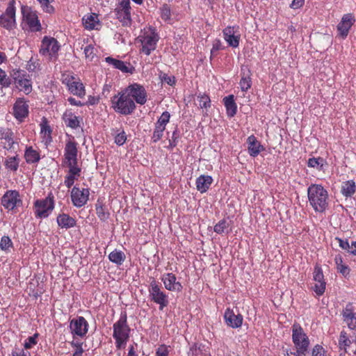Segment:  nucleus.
<instances>
[{
	"label": "nucleus",
	"mask_w": 356,
	"mask_h": 356,
	"mask_svg": "<svg viewBox=\"0 0 356 356\" xmlns=\"http://www.w3.org/2000/svg\"><path fill=\"white\" fill-rule=\"evenodd\" d=\"M85 56L87 59L92 61L95 57V47L92 44L86 46L83 49Z\"/></svg>",
	"instance_id": "52"
},
{
	"label": "nucleus",
	"mask_w": 356,
	"mask_h": 356,
	"mask_svg": "<svg viewBox=\"0 0 356 356\" xmlns=\"http://www.w3.org/2000/svg\"><path fill=\"white\" fill-rule=\"evenodd\" d=\"M57 223L61 228L69 229L76 225V220L65 213H61L57 217Z\"/></svg>",
	"instance_id": "30"
},
{
	"label": "nucleus",
	"mask_w": 356,
	"mask_h": 356,
	"mask_svg": "<svg viewBox=\"0 0 356 356\" xmlns=\"http://www.w3.org/2000/svg\"><path fill=\"white\" fill-rule=\"evenodd\" d=\"M118 18L124 26H128L131 23L130 10H118Z\"/></svg>",
	"instance_id": "43"
},
{
	"label": "nucleus",
	"mask_w": 356,
	"mask_h": 356,
	"mask_svg": "<svg viewBox=\"0 0 356 356\" xmlns=\"http://www.w3.org/2000/svg\"><path fill=\"white\" fill-rule=\"evenodd\" d=\"M213 182V178L209 175H201L196 179V187L198 191L203 193L208 191Z\"/></svg>",
	"instance_id": "28"
},
{
	"label": "nucleus",
	"mask_w": 356,
	"mask_h": 356,
	"mask_svg": "<svg viewBox=\"0 0 356 356\" xmlns=\"http://www.w3.org/2000/svg\"><path fill=\"white\" fill-rule=\"evenodd\" d=\"M13 114L19 121L22 122L29 115V105L23 98H18L13 105Z\"/></svg>",
	"instance_id": "19"
},
{
	"label": "nucleus",
	"mask_w": 356,
	"mask_h": 356,
	"mask_svg": "<svg viewBox=\"0 0 356 356\" xmlns=\"http://www.w3.org/2000/svg\"><path fill=\"white\" fill-rule=\"evenodd\" d=\"M337 270L344 277L348 276L350 273V268L345 264L341 265L339 268H337Z\"/></svg>",
	"instance_id": "61"
},
{
	"label": "nucleus",
	"mask_w": 356,
	"mask_h": 356,
	"mask_svg": "<svg viewBox=\"0 0 356 356\" xmlns=\"http://www.w3.org/2000/svg\"><path fill=\"white\" fill-rule=\"evenodd\" d=\"M339 343L340 348H343L345 350L350 345L351 341L348 339L347 334L345 332H341Z\"/></svg>",
	"instance_id": "50"
},
{
	"label": "nucleus",
	"mask_w": 356,
	"mask_h": 356,
	"mask_svg": "<svg viewBox=\"0 0 356 356\" xmlns=\"http://www.w3.org/2000/svg\"><path fill=\"white\" fill-rule=\"evenodd\" d=\"M251 72L248 68L241 69V79L239 82L240 88L243 92L248 91L252 86Z\"/></svg>",
	"instance_id": "29"
},
{
	"label": "nucleus",
	"mask_w": 356,
	"mask_h": 356,
	"mask_svg": "<svg viewBox=\"0 0 356 356\" xmlns=\"http://www.w3.org/2000/svg\"><path fill=\"white\" fill-rule=\"evenodd\" d=\"M124 90L133 99L134 102L143 105L147 102V92L145 88L138 83H133L127 87Z\"/></svg>",
	"instance_id": "14"
},
{
	"label": "nucleus",
	"mask_w": 356,
	"mask_h": 356,
	"mask_svg": "<svg viewBox=\"0 0 356 356\" xmlns=\"http://www.w3.org/2000/svg\"><path fill=\"white\" fill-rule=\"evenodd\" d=\"M305 3V0H293L291 2L290 6L293 9H298L300 8L303 6Z\"/></svg>",
	"instance_id": "63"
},
{
	"label": "nucleus",
	"mask_w": 356,
	"mask_h": 356,
	"mask_svg": "<svg viewBox=\"0 0 356 356\" xmlns=\"http://www.w3.org/2000/svg\"><path fill=\"white\" fill-rule=\"evenodd\" d=\"M313 280L315 282L312 286L313 290L317 296H321L325 290L326 283L324 280V275L321 268L316 266L313 273Z\"/></svg>",
	"instance_id": "17"
},
{
	"label": "nucleus",
	"mask_w": 356,
	"mask_h": 356,
	"mask_svg": "<svg viewBox=\"0 0 356 356\" xmlns=\"http://www.w3.org/2000/svg\"><path fill=\"white\" fill-rule=\"evenodd\" d=\"M15 1L10 0L6 12L0 17V26L10 30L15 26Z\"/></svg>",
	"instance_id": "13"
},
{
	"label": "nucleus",
	"mask_w": 356,
	"mask_h": 356,
	"mask_svg": "<svg viewBox=\"0 0 356 356\" xmlns=\"http://www.w3.org/2000/svg\"><path fill=\"white\" fill-rule=\"evenodd\" d=\"M163 81L164 82L167 83L170 86H172L175 83V78L173 76H167V75H165L163 77Z\"/></svg>",
	"instance_id": "64"
},
{
	"label": "nucleus",
	"mask_w": 356,
	"mask_h": 356,
	"mask_svg": "<svg viewBox=\"0 0 356 356\" xmlns=\"http://www.w3.org/2000/svg\"><path fill=\"white\" fill-rule=\"evenodd\" d=\"M96 213L98 218L102 221H106L110 216L107 209L102 204L96 205Z\"/></svg>",
	"instance_id": "44"
},
{
	"label": "nucleus",
	"mask_w": 356,
	"mask_h": 356,
	"mask_svg": "<svg viewBox=\"0 0 356 356\" xmlns=\"http://www.w3.org/2000/svg\"><path fill=\"white\" fill-rule=\"evenodd\" d=\"M0 140L4 149H15L17 143L14 140V133L8 128L0 127Z\"/></svg>",
	"instance_id": "18"
},
{
	"label": "nucleus",
	"mask_w": 356,
	"mask_h": 356,
	"mask_svg": "<svg viewBox=\"0 0 356 356\" xmlns=\"http://www.w3.org/2000/svg\"><path fill=\"white\" fill-rule=\"evenodd\" d=\"M90 195L88 188H80L74 186L71 191V200L73 205L80 208L86 204Z\"/></svg>",
	"instance_id": "15"
},
{
	"label": "nucleus",
	"mask_w": 356,
	"mask_h": 356,
	"mask_svg": "<svg viewBox=\"0 0 356 356\" xmlns=\"http://www.w3.org/2000/svg\"><path fill=\"white\" fill-rule=\"evenodd\" d=\"M38 336H39V334L38 333H35L33 336L28 337L27 339L24 342V348L26 349H31L35 345H36L38 343L37 339H38Z\"/></svg>",
	"instance_id": "51"
},
{
	"label": "nucleus",
	"mask_w": 356,
	"mask_h": 356,
	"mask_svg": "<svg viewBox=\"0 0 356 356\" xmlns=\"http://www.w3.org/2000/svg\"><path fill=\"white\" fill-rule=\"evenodd\" d=\"M148 291L150 300L159 305V309L162 310L168 305V296L161 290V286L155 280L150 282Z\"/></svg>",
	"instance_id": "7"
},
{
	"label": "nucleus",
	"mask_w": 356,
	"mask_h": 356,
	"mask_svg": "<svg viewBox=\"0 0 356 356\" xmlns=\"http://www.w3.org/2000/svg\"><path fill=\"white\" fill-rule=\"evenodd\" d=\"M20 203L21 200L19 199V193L15 191L7 192L2 197L3 206L9 210L13 209Z\"/></svg>",
	"instance_id": "22"
},
{
	"label": "nucleus",
	"mask_w": 356,
	"mask_h": 356,
	"mask_svg": "<svg viewBox=\"0 0 356 356\" xmlns=\"http://www.w3.org/2000/svg\"><path fill=\"white\" fill-rule=\"evenodd\" d=\"M59 49L60 45L55 38L45 36L42 41L40 53L52 59L56 58Z\"/></svg>",
	"instance_id": "11"
},
{
	"label": "nucleus",
	"mask_w": 356,
	"mask_h": 356,
	"mask_svg": "<svg viewBox=\"0 0 356 356\" xmlns=\"http://www.w3.org/2000/svg\"><path fill=\"white\" fill-rule=\"evenodd\" d=\"M89 325L83 316H78L70 321V330L74 338L84 337L88 331Z\"/></svg>",
	"instance_id": "12"
},
{
	"label": "nucleus",
	"mask_w": 356,
	"mask_h": 356,
	"mask_svg": "<svg viewBox=\"0 0 356 356\" xmlns=\"http://www.w3.org/2000/svg\"><path fill=\"white\" fill-rule=\"evenodd\" d=\"M179 136V135L177 130H175L172 133L171 139L169 140L170 146L171 147H174L177 145Z\"/></svg>",
	"instance_id": "58"
},
{
	"label": "nucleus",
	"mask_w": 356,
	"mask_h": 356,
	"mask_svg": "<svg viewBox=\"0 0 356 356\" xmlns=\"http://www.w3.org/2000/svg\"><path fill=\"white\" fill-rule=\"evenodd\" d=\"M159 40V36L154 28L145 27L136 39L137 42L140 44V53L147 56L150 55L156 49Z\"/></svg>",
	"instance_id": "2"
},
{
	"label": "nucleus",
	"mask_w": 356,
	"mask_h": 356,
	"mask_svg": "<svg viewBox=\"0 0 356 356\" xmlns=\"http://www.w3.org/2000/svg\"><path fill=\"white\" fill-rule=\"evenodd\" d=\"M108 259L111 262L121 265L125 259V254L120 250H115L109 254Z\"/></svg>",
	"instance_id": "39"
},
{
	"label": "nucleus",
	"mask_w": 356,
	"mask_h": 356,
	"mask_svg": "<svg viewBox=\"0 0 356 356\" xmlns=\"http://www.w3.org/2000/svg\"><path fill=\"white\" fill-rule=\"evenodd\" d=\"M43 10L48 13H51L54 11V7L50 4L53 0H38Z\"/></svg>",
	"instance_id": "53"
},
{
	"label": "nucleus",
	"mask_w": 356,
	"mask_h": 356,
	"mask_svg": "<svg viewBox=\"0 0 356 356\" xmlns=\"http://www.w3.org/2000/svg\"><path fill=\"white\" fill-rule=\"evenodd\" d=\"M13 246L10 238L8 236H3L0 241V249L6 252H9Z\"/></svg>",
	"instance_id": "42"
},
{
	"label": "nucleus",
	"mask_w": 356,
	"mask_h": 356,
	"mask_svg": "<svg viewBox=\"0 0 356 356\" xmlns=\"http://www.w3.org/2000/svg\"><path fill=\"white\" fill-rule=\"evenodd\" d=\"M344 321L351 330H356V312L346 309L343 313Z\"/></svg>",
	"instance_id": "38"
},
{
	"label": "nucleus",
	"mask_w": 356,
	"mask_h": 356,
	"mask_svg": "<svg viewBox=\"0 0 356 356\" xmlns=\"http://www.w3.org/2000/svg\"><path fill=\"white\" fill-rule=\"evenodd\" d=\"M169 350L167 346L165 345L160 346L156 351L155 356H168Z\"/></svg>",
	"instance_id": "57"
},
{
	"label": "nucleus",
	"mask_w": 356,
	"mask_h": 356,
	"mask_svg": "<svg viewBox=\"0 0 356 356\" xmlns=\"http://www.w3.org/2000/svg\"><path fill=\"white\" fill-rule=\"evenodd\" d=\"M22 13L24 24L28 26L30 31L36 32L41 30V24L35 11L29 7L23 6L22 7Z\"/></svg>",
	"instance_id": "10"
},
{
	"label": "nucleus",
	"mask_w": 356,
	"mask_h": 356,
	"mask_svg": "<svg viewBox=\"0 0 356 356\" xmlns=\"http://www.w3.org/2000/svg\"><path fill=\"white\" fill-rule=\"evenodd\" d=\"M223 36L227 44L234 48L238 47L241 35L234 27L228 26L223 30Z\"/></svg>",
	"instance_id": "23"
},
{
	"label": "nucleus",
	"mask_w": 356,
	"mask_h": 356,
	"mask_svg": "<svg viewBox=\"0 0 356 356\" xmlns=\"http://www.w3.org/2000/svg\"><path fill=\"white\" fill-rule=\"evenodd\" d=\"M51 129L47 122L41 124L40 134L42 141L47 145L51 142Z\"/></svg>",
	"instance_id": "40"
},
{
	"label": "nucleus",
	"mask_w": 356,
	"mask_h": 356,
	"mask_svg": "<svg viewBox=\"0 0 356 356\" xmlns=\"http://www.w3.org/2000/svg\"><path fill=\"white\" fill-rule=\"evenodd\" d=\"M105 60L107 63L113 65L115 68L120 70L122 72H130V68L129 65L124 61L113 58L112 57H106Z\"/></svg>",
	"instance_id": "33"
},
{
	"label": "nucleus",
	"mask_w": 356,
	"mask_h": 356,
	"mask_svg": "<svg viewBox=\"0 0 356 356\" xmlns=\"http://www.w3.org/2000/svg\"><path fill=\"white\" fill-rule=\"evenodd\" d=\"M63 120L65 124L72 129H76L80 126L79 117L76 116L72 112H65L63 115Z\"/></svg>",
	"instance_id": "32"
},
{
	"label": "nucleus",
	"mask_w": 356,
	"mask_h": 356,
	"mask_svg": "<svg viewBox=\"0 0 356 356\" xmlns=\"http://www.w3.org/2000/svg\"><path fill=\"white\" fill-rule=\"evenodd\" d=\"M13 356H31V353L23 349L15 348L12 352Z\"/></svg>",
	"instance_id": "59"
},
{
	"label": "nucleus",
	"mask_w": 356,
	"mask_h": 356,
	"mask_svg": "<svg viewBox=\"0 0 356 356\" xmlns=\"http://www.w3.org/2000/svg\"><path fill=\"white\" fill-rule=\"evenodd\" d=\"M189 356H210L207 347L202 344L193 345L188 352Z\"/></svg>",
	"instance_id": "35"
},
{
	"label": "nucleus",
	"mask_w": 356,
	"mask_h": 356,
	"mask_svg": "<svg viewBox=\"0 0 356 356\" xmlns=\"http://www.w3.org/2000/svg\"><path fill=\"white\" fill-rule=\"evenodd\" d=\"M165 288L170 291H181L182 285L177 281L176 276L172 273H165L161 277Z\"/></svg>",
	"instance_id": "21"
},
{
	"label": "nucleus",
	"mask_w": 356,
	"mask_h": 356,
	"mask_svg": "<svg viewBox=\"0 0 356 356\" xmlns=\"http://www.w3.org/2000/svg\"><path fill=\"white\" fill-rule=\"evenodd\" d=\"M24 157L27 163H35L40 160L39 154L31 147L26 148Z\"/></svg>",
	"instance_id": "41"
},
{
	"label": "nucleus",
	"mask_w": 356,
	"mask_h": 356,
	"mask_svg": "<svg viewBox=\"0 0 356 356\" xmlns=\"http://www.w3.org/2000/svg\"><path fill=\"white\" fill-rule=\"evenodd\" d=\"M312 356H326L325 351L320 345H316L312 350Z\"/></svg>",
	"instance_id": "55"
},
{
	"label": "nucleus",
	"mask_w": 356,
	"mask_h": 356,
	"mask_svg": "<svg viewBox=\"0 0 356 356\" xmlns=\"http://www.w3.org/2000/svg\"><path fill=\"white\" fill-rule=\"evenodd\" d=\"M118 133L115 136V143L119 146L122 145L127 140V135L124 130H118Z\"/></svg>",
	"instance_id": "49"
},
{
	"label": "nucleus",
	"mask_w": 356,
	"mask_h": 356,
	"mask_svg": "<svg viewBox=\"0 0 356 356\" xmlns=\"http://www.w3.org/2000/svg\"><path fill=\"white\" fill-rule=\"evenodd\" d=\"M69 90L74 95L83 97L86 95L85 87L79 81H73L68 83Z\"/></svg>",
	"instance_id": "31"
},
{
	"label": "nucleus",
	"mask_w": 356,
	"mask_h": 356,
	"mask_svg": "<svg viewBox=\"0 0 356 356\" xmlns=\"http://www.w3.org/2000/svg\"><path fill=\"white\" fill-rule=\"evenodd\" d=\"M222 49V43L220 40H216L213 43V47L211 50V54H214L215 52L218 51Z\"/></svg>",
	"instance_id": "62"
},
{
	"label": "nucleus",
	"mask_w": 356,
	"mask_h": 356,
	"mask_svg": "<svg viewBox=\"0 0 356 356\" xmlns=\"http://www.w3.org/2000/svg\"><path fill=\"white\" fill-rule=\"evenodd\" d=\"M171 13L170 9L167 5H164L161 9V17L164 21H169L170 19Z\"/></svg>",
	"instance_id": "54"
},
{
	"label": "nucleus",
	"mask_w": 356,
	"mask_h": 356,
	"mask_svg": "<svg viewBox=\"0 0 356 356\" xmlns=\"http://www.w3.org/2000/svg\"><path fill=\"white\" fill-rule=\"evenodd\" d=\"M67 168H68V171L65 177L64 184L66 187L70 188L74 184L75 180H77L80 177L81 169L79 165Z\"/></svg>",
	"instance_id": "25"
},
{
	"label": "nucleus",
	"mask_w": 356,
	"mask_h": 356,
	"mask_svg": "<svg viewBox=\"0 0 356 356\" xmlns=\"http://www.w3.org/2000/svg\"><path fill=\"white\" fill-rule=\"evenodd\" d=\"M223 101L227 109V115L229 117H233L236 114L237 109L236 104L234 102V96L229 95L225 97L223 99Z\"/></svg>",
	"instance_id": "34"
},
{
	"label": "nucleus",
	"mask_w": 356,
	"mask_h": 356,
	"mask_svg": "<svg viewBox=\"0 0 356 356\" xmlns=\"http://www.w3.org/2000/svg\"><path fill=\"white\" fill-rule=\"evenodd\" d=\"M10 76L13 79L15 87L26 95L32 91V83L29 75L24 70H13Z\"/></svg>",
	"instance_id": "6"
},
{
	"label": "nucleus",
	"mask_w": 356,
	"mask_h": 356,
	"mask_svg": "<svg viewBox=\"0 0 356 356\" xmlns=\"http://www.w3.org/2000/svg\"><path fill=\"white\" fill-rule=\"evenodd\" d=\"M34 206L36 217L47 218L54 208V197L48 196L43 200H38L35 201Z\"/></svg>",
	"instance_id": "9"
},
{
	"label": "nucleus",
	"mask_w": 356,
	"mask_h": 356,
	"mask_svg": "<svg viewBox=\"0 0 356 356\" xmlns=\"http://www.w3.org/2000/svg\"><path fill=\"white\" fill-rule=\"evenodd\" d=\"M309 204L316 212H323L328 206L327 191L320 184H312L307 188Z\"/></svg>",
	"instance_id": "1"
},
{
	"label": "nucleus",
	"mask_w": 356,
	"mask_h": 356,
	"mask_svg": "<svg viewBox=\"0 0 356 356\" xmlns=\"http://www.w3.org/2000/svg\"><path fill=\"white\" fill-rule=\"evenodd\" d=\"M11 84V79L7 76L5 71L0 68V85L2 87L8 88Z\"/></svg>",
	"instance_id": "48"
},
{
	"label": "nucleus",
	"mask_w": 356,
	"mask_h": 356,
	"mask_svg": "<svg viewBox=\"0 0 356 356\" xmlns=\"http://www.w3.org/2000/svg\"><path fill=\"white\" fill-rule=\"evenodd\" d=\"M292 340L296 348V353H294L293 355H305L308 350L309 339L304 330L298 324H294L292 327Z\"/></svg>",
	"instance_id": "5"
},
{
	"label": "nucleus",
	"mask_w": 356,
	"mask_h": 356,
	"mask_svg": "<svg viewBox=\"0 0 356 356\" xmlns=\"http://www.w3.org/2000/svg\"><path fill=\"white\" fill-rule=\"evenodd\" d=\"M118 10H130L129 0H118Z\"/></svg>",
	"instance_id": "56"
},
{
	"label": "nucleus",
	"mask_w": 356,
	"mask_h": 356,
	"mask_svg": "<svg viewBox=\"0 0 356 356\" xmlns=\"http://www.w3.org/2000/svg\"><path fill=\"white\" fill-rule=\"evenodd\" d=\"M247 144L248 152L252 156H257L261 151L264 150V147L253 135L248 138Z\"/></svg>",
	"instance_id": "27"
},
{
	"label": "nucleus",
	"mask_w": 356,
	"mask_h": 356,
	"mask_svg": "<svg viewBox=\"0 0 356 356\" xmlns=\"http://www.w3.org/2000/svg\"><path fill=\"white\" fill-rule=\"evenodd\" d=\"M336 240L339 242V245L343 250H350V245L348 243V241L343 240L339 238H336Z\"/></svg>",
	"instance_id": "60"
},
{
	"label": "nucleus",
	"mask_w": 356,
	"mask_h": 356,
	"mask_svg": "<svg viewBox=\"0 0 356 356\" xmlns=\"http://www.w3.org/2000/svg\"><path fill=\"white\" fill-rule=\"evenodd\" d=\"M170 114L168 111L163 112L157 122L155 123V128L152 134V141L158 142L163 136L167 124L169 122Z\"/></svg>",
	"instance_id": "16"
},
{
	"label": "nucleus",
	"mask_w": 356,
	"mask_h": 356,
	"mask_svg": "<svg viewBox=\"0 0 356 356\" xmlns=\"http://www.w3.org/2000/svg\"><path fill=\"white\" fill-rule=\"evenodd\" d=\"M197 101H198V104L200 106V108H208V107H210L211 106V101H210V98L209 97V96L206 95H201L200 94L198 96H197Z\"/></svg>",
	"instance_id": "47"
},
{
	"label": "nucleus",
	"mask_w": 356,
	"mask_h": 356,
	"mask_svg": "<svg viewBox=\"0 0 356 356\" xmlns=\"http://www.w3.org/2000/svg\"><path fill=\"white\" fill-rule=\"evenodd\" d=\"M130 328L127 325V315H122L120 319L113 324V337L115 340L118 349L124 348L129 338Z\"/></svg>",
	"instance_id": "3"
},
{
	"label": "nucleus",
	"mask_w": 356,
	"mask_h": 356,
	"mask_svg": "<svg viewBox=\"0 0 356 356\" xmlns=\"http://www.w3.org/2000/svg\"><path fill=\"white\" fill-rule=\"evenodd\" d=\"M112 106L116 112L125 115L132 113L136 108L135 102L124 90L113 97Z\"/></svg>",
	"instance_id": "4"
},
{
	"label": "nucleus",
	"mask_w": 356,
	"mask_h": 356,
	"mask_svg": "<svg viewBox=\"0 0 356 356\" xmlns=\"http://www.w3.org/2000/svg\"><path fill=\"white\" fill-rule=\"evenodd\" d=\"M227 324L234 328L239 327L242 325L243 317L241 315H236L233 311L227 309L224 315Z\"/></svg>",
	"instance_id": "26"
},
{
	"label": "nucleus",
	"mask_w": 356,
	"mask_h": 356,
	"mask_svg": "<svg viewBox=\"0 0 356 356\" xmlns=\"http://www.w3.org/2000/svg\"><path fill=\"white\" fill-rule=\"evenodd\" d=\"M356 185L354 181L349 180L342 183L341 193L345 197H351L355 192Z\"/></svg>",
	"instance_id": "36"
},
{
	"label": "nucleus",
	"mask_w": 356,
	"mask_h": 356,
	"mask_svg": "<svg viewBox=\"0 0 356 356\" xmlns=\"http://www.w3.org/2000/svg\"><path fill=\"white\" fill-rule=\"evenodd\" d=\"M19 159L17 155L8 156L4 161V165L8 170L15 172L18 169Z\"/></svg>",
	"instance_id": "37"
},
{
	"label": "nucleus",
	"mask_w": 356,
	"mask_h": 356,
	"mask_svg": "<svg viewBox=\"0 0 356 356\" xmlns=\"http://www.w3.org/2000/svg\"><path fill=\"white\" fill-rule=\"evenodd\" d=\"M83 24L86 29L98 30L101 28V24L98 15L95 13H90L84 15L82 19Z\"/></svg>",
	"instance_id": "24"
},
{
	"label": "nucleus",
	"mask_w": 356,
	"mask_h": 356,
	"mask_svg": "<svg viewBox=\"0 0 356 356\" xmlns=\"http://www.w3.org/2000/svg\"><path fill=\"white\" fill-rule=\"evenodd\" d=\"M78 149L77 143L74 141L66 142L64 149V160L63 165L65 167L78 166Z\"/></svg>",
	"instance_id": "8"
},
{
	"label": "nucleus",
	"mask_w": 356,
	"mask_h": 356,
	"mask_svg": "<svg viewBox=\"0 0 356 356\" xmlns=\"http://www.w3.org/2000/svg\"><path fill=\"white\" fill-rule=\"evenodd\" d=\"M355 22V19L353 15L350 13L344 15L337 26V30L339 35L343 38H346Z\"/></svg>",
	"instance_id": "20"
},
{
	"label": "nucleus",
	"mask_w": 356,
	"mask_h": 356,
	"mask_svg": "<svg viewBox=\"0 0 356 356\" xmlns=\"http://www.w3.org/2000/svg\"><path fill=\"white\" fill-rule=\"evenodd\" d=\"M229 226V224L228 222V221L225 219H222L221 220H220L215 226H214V228H213V230L215 232H216L217 234H223L225 232V231H227V229H228Z\"/></svg>",
	"instance_id": "46"
},
{
	"label": "nucleus",
	"mask_w": 356,
	"mask_h": 356,
	"mask_svg": "<svg viewBox=\"0 0 356 356\" xmlns=\"http://www.w3.org/2000/svg\"><path fill=\"white\" fill-rule=\"evenodd\" d=\"M307 165L310 168H316L318 170H321L324 165V159L321 157L310 158L307 161Z\"/></svg>",
	"instance_id": "45"
}]
</instances>
